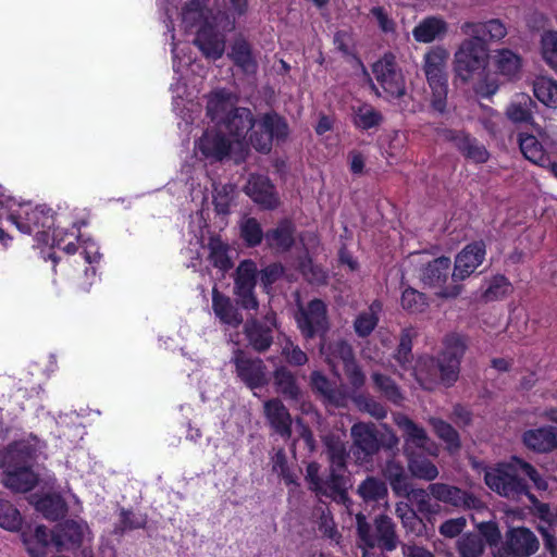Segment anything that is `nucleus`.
Listing matches in <instances>:
<instances>
[{"instance_id":"nucleus-4","label":"nucleus","mask_w":557,"mask_h":557,"mask_svg":"<svg viewBox=\"0 0 557 557\" xmlns=\"http://www.w3.org/2000/svg\"><path fill=\"white\" fill-rule=\"evenodd\" d=\"M9 221L24 234H33L38 237H47L46 230H51L54 225V212L46 205L33 206L30 202L20 203L17 208L12 209L8 216Z\"/></svg>"},{"instance_id":"nucleus-55","label":"nucleus","mask_w":557,"mask_h":557,"mask_svg":"<svg viewBox=\"0 0 557 557\" xmlns=\"http://www.w3.org/2000/svg\"><path fill=\"white\" fill-rule=\"evenodd\" d=\"M496 67L502 75L512 78L521 69V59L509 49L499 50L496 55Z\"/></svg>"},{"instance_id":"nucleus-52","label":"nucleus","mask_w":557,"mask_h":557,"mask_svg":"<svg viewBox=\"0 0 557 557\" xmlns=\"http://www.w3.org/2000/svg\"><path fill=\"white\" fill-rule=\"evenodd\" d=\"M412 331L410 329L403 330L400 333L398 347L394 354V359L405 371L412 368Z\"/></svg>"},{"instance_id":"nucleus-62","label":"nucleus","mask_w":557,"mask_h":557,"mask_svg":"<svg viewBox=\"0 0 557 557\" xmlns=\"http://www.w3.org/2000/svg\"><path fill=\"white\" fill-rule=\"evenodd\" d=\"M528 499L532 505V513L539 518L542 522H545L547 527H554L557 524V508L553 510L547 503L541 502L534 494L528 495Z\"/></svg>"},{"instance_id":"nucleus-3","label":"nucleus","mask_w":557,"mask_h":557,"mask_svg":"<svg viewBox=\"0 0 557 557\" xmlns=\"http://www.w3.org/2000/svg\"><path fill=\"white\" fill-rule=\"evenodd\" d=\"M289 126L284 116L272 110L253 119L252 131L249 133V144L263 154L271 152L273 144L286 141Z\"/></svg>"},{"instance_id":"nucleus-25","label":"nucleus","mask_w":557,"mask_h":557,"mask_svg":"<svg viewBox=\"0 0 557 557\" xmlns=\"http://www.w3.org/2000/svg\"><path fill=\"white\" fill-rule=\"evenodd\" d=\"M461 33L486 45V40L497 41L507 35L505 24L498 18L486 22H465L460 26Z\"/></svg>"},{"instance_id":"nucleus-41","label":"nucleus","mask_w":557,"mask_h":557,"mask_svg":"<svg viewBox=\"0 0 557 557\" xmlns=\"http://www.w3.org/2000/svg\"><path fill=\"white\" fill-rule=\"evenodd\" d=\"M36 509L50 521H59L67 512V504L58 494H47L36 503Z\"/></svg>"},{"instance_id":"nucleus-5","label":"nucleus","mask_w":557,"mask_h":557,"mask_svg":"<svg viewBox=\"0 0 557 557\" xmlns=\"http://www.w3.org/2000/svg\"><path fill=\"white\" fill-rule=\"evenodd\" d=\"M488 62V49L474 38L465 39L455 53L454 71L462 82L481 75Z\"/></svg>"},{"instance_id":"nucleus-28","label":"nucleus","mask_w":557,"mask_h":557,"mask_svg":"<svg viewBox=\"0 0 557 557\" xmlns=\"http://www.w3.org/2000/svg\"><path fill=\"white\" fill-rule=\"evenodd\" d=\"M253 119L250 109L236 107L226 113L222 124L228 135L239 143L252 131Z\"/></svg>"},{"instance_id":"nucleus-1","label":"nucleus","mask_w":557,"mask_h":557,"mask_svg":"<svg viewBox=\"0 0 557 557\" xmlns=\"http://www.w3.org/2000/svg\"><path fill=\"white\" fill-rule=\"evenodd\" d=\"M467 348L463 335L450 333L444 337L443 349L437 356H420L412 367V375L421 388L432 392L440 385L454 386Z\"/></svg>"},{"instance_id":"nucleus-60","label":"nucleus","mask_w":557,"mask_h":557,"mask_svg":"<svg viewBox=\"0 0 557 557\" xmlns=\"http://www.w3.org/2000/svg\"><path fill=\"white\" fill-rule=\"evenodd\" d=\"M399 425H401L404 429L407 446L409 443H412L418 448L426 447L430 438L422 426L407 417L403 418V421L399 422Z\"/></svg>"},{"instance_id":"nucleus-31","label":"nucleus","mask_w":557,"mask_h":557,"mask_svg":"<svg viewBox=\"0 0 557 557\" xmlns=\"http://www.w3.org/2000/svg\"><path fill=\"white\" fill-rule=\"evenodd\" d=\"M537 109L536 102L530 95L517 94L506 109L508 120L516 124H532L534 112Z\"/></svg>"},{"instance_id":"nucleus-12","label":"nucleus","mask_w":557,"mask_h":557,"mask_svg":"<svg viewBox=\"0 0 557 557\" xmlns=\"http://www.w3.org/2000/svg\"><path fill=\"white\" fill-rule=\"evenodd\" d=\"M237 377L249 388L258 389L268 384L267 367L262 359L252 358L236 349L232 358Z\"/></svg>"},{"instance_id":"nucleus-36","label":"nucleus","mask_w":557,"mask_h":557,"mask_svg":"<svg viewBox=\"0 0 557 557\" xmlns=\"http://www.w3.org/2000/svg\"><path fill=\"white\" fill-rule=\"evenodd\" d=\"M447 30L448 25L445 20L440 16H428L414 26L412 36L418 42L430 44L444 36Z\"/></svg>"},{"instance_id":"nucleus-54","label":"nucleus","mask_w":557,"mask_h":557,"mask_svg":"<svg viewBox=\"0 0 557 557\" xmlns=\"http://www.w3.org/2000/svg\"><path fill=\"white\" fill-rule=\"evenodd\" d=\"M209 261L210 263L222 271H227L232 268L233 263L228 257V247L220 238H211L209 242Z\"/></svg>"},{"instance_id":"nucleus-51","label":"nucleus","mask_w":557,"mask_h":557,"mask_svg":"<svg viewBox=\"0 0 557 557\" xmlns=\"http://www.w3.org/2000/svg\"><path fill=\"white\" fill-rule=\"evenodd\" d=\"M431 89L429 106L432 112L444 115L447 112L448 79L428 82Z\"/></svg>"},{"instance_id":"nucleus-48","label":"nucleus","mask_w":557,"mask_h":557,"mask_svg":"<svg viewBox=\"0 0 557 557\" xmlns=\"http://www.w3.org/2000/svg\"><path fill=\"white\" fill-rule=\"evenodd\" d=\"M396 516L400 519L401 524L407 533H412L417 536L423 535L425 531V523L420 518L417 511L408 504H398L396 506Z\"/></svg>"},{"instance_id":"nucleus-23","label":"nucleus","mask_w":557,"mask_h":557,"mask_svg":"<svg viewBox=\"0 0 557 557\" xmlns=\"http://www.w3.org/2000/svg\"><path fill=\"white\" fill-rule=\"evenodd\" d=\"M400 544L396 524L386 515H380L374 520V535L369 548L377 547L382 553H391Z\"/></svg>"},{"instance_id":"nucleus-29","label":"nucleus","mask_w":557,"mask_h":557,"mask_svg":"<svg viewBox=\"0 0 557 557\" xmlns=\"http://www.w3.org/2000/svg\"><path fill=\"white\" fill-rule=\"evenodd\" d=\"M448 52L443 47L431 48L423 57L422 70L426 82L448 79L446 73V62Z\"/></svg>"},{"instance_id":"nucleus-35","label":"nucleus","mask_w":557,"mask_h":557,"mask_svg":"<svg viewBox=\"0 0 557 557\" xmlns=\"http://www.w3.org/2000/svg\"><path fill=\"white\" fill-rule=\"evenodd\" d=\"M296 227L288 219H283L277 226L267 231L265 239L270 247L288 251L295 245Z\"/></svg>"},{"instance_id":"nucleus-13","label":"nucleus","mask_w":557,"mask_h":557,"mask_svg":"<svg viewBox=\"0 0 557 557\" xmlns=\"http://www.w3.org/2000/svg\"><path fill=\"white\" fill-rule=\"evenodd\" d=\"M451 261L448 257L441 256L430 261L422 271V282L430 287H438V295L443 298H455L462 287L458 284L446 286L450 274Z\"/></svg>"},{"instance_id":"nucleus-57","label":"nucleus","mask_w":557,"mask_h":557,"mask_svg":"<svg viewBox=\"0 0 557 557\" xmlns=\"http://www.w3.org/2000/svg\"><path fill=\"white\" fill-rule=\"evenodd\" d=\"M240 237L249 248L259 246L265 234L256 218H247L240 224Z\"/></svg>"},{"instance_id":"nucleus-2","label":"nucleus","mask_w":557,"mask_h":557,"mask_svg":"<svg viewBox=\"0 0 557 557\" xmlns=\"http://www.w3.org/2000/svg\"><path fill=\"white\" fill-rule=\"evenodd\" d=\"M530 480L536 490L546 491L548 483L542 478L536 468L519 457H511L508 462L499 463L486 471L485 484L498 495L517 500L531 494L528 483Z\"/></svg>"},{"instance_id":"nucleus-47","label":"nucleus","mask_w":557,"mask_h":557,"mask_svg":"<svg viewBox=\"0 0 557 557\" xmlns=\"http://www.w3.org/2000/svg\"><path fill=\"white\" fill-rule=\"evenodd\" d=\"M405 453L408 456V468L413 476L426 481H432L437 478V467L430 459L422 456H414L409 453V447H405Z\"/></svg>"},{"instance_id":"nucleus-49","label":"nucleus","mask_w":557,"mask_h":557,"mask_svg":"<svg viewBox=\"0 0 557 557\" xmlns=\"http://www.w3.org/2000/svg\"><path fill=\"white\" fill-rule=\"evenodd\" d=\"M371 379L375 389L388 401L395 405H400L403 403L404 396L400 388L391 376L380 372H373Z\"/></svg>"},{"instance_id":"nucleus-10","label":"nucleus","mask_w":557,"mask_h":557,"mask_svg":"<svg viewBox=\"0 0 557 557\" xmlns=\"http://www.w3.org/2000/svg\"><path fill=\"white\" fill-rule=\"evenodd\" d=\"M297 326L306 339L324 337L330 329L327 308L322 299L314 298L296 315Z\"/></svg>"},{"instance_id":"nucleus-6","label":"nucleus","mask_w":557,"mask_h":557,"mask_svg":"<svg viewBox=\"0 0 557 557\" xmlns=\"http://www.w3.org/2000/svg\"><path fill=\"white\" fill-rule=\"evenodd\" d=\"M91 531L83 519H65L51 530V542L58 552L81 550L82 557H91V550L84 547V542Z\"/></svg>"},{"instance_id":"nucleus-42","label":"nucleus","mask_w":557,"mask_h":557,"mask_svg":"<svg viewBox=\"0 0 557 557\" xmlns=\"http://www.w3.org/2000/svg\"><path fill=\"white\" fill-rule=\"evenodd\" d=\"M383 305L380 300H374L368 310L360 312L354 321V330L359 337L369 336L379 323V313Z\"/></svg>"},{"instance_id":"nucleus-44","label":"nucleus","mask_w":557,"mask_h":557,"mask_svg":"<svg viewBox=\"0 0 557 557\" xmlns=\"http://www.w3.org/2000/svg\"><path fill=\"white\" fill-rule=\"evenodd\" d=\"M310 385L315 394H319L323 399L334 406H339L342 395L332 382L320 371H313L310 375Z\"/></svg>"},{"instance_id":"nucleus-50","label":"nucleus","mask_w":557,"mask_h":557,"mask_svg":"<svg viewBox=\"0 0 557 557\" xmlns=\"http://www.w3.org/2000/svg\"><path fill=\"white\" fill-rule=\"evenodd\" d=\"M148 518L146 513L136 512L133 509L121 508L119 512V522L115 524L114 533L124 534L125 532L144 529Z\"/></svg>"},{"instance_id":"nucleus-32","label":"nucleus","mask_w":557,"mask_h":557,"mask_svg":"<svg viewBox=\"0 0 557 557\" xmlns=\"http://www.w3.org/2000/svg\"><path fill=\"white\" fill-rule=\"evenodd\" d=\"M351 111L352 125L361 132L377 131L384 122L383 113L371 103L362 102Z\"/></svg>"},{"instance_id":"nucleus-63","label":"nucleus","mask_w":557,"mask_h":557,"mask_svg":"<svg viewBox=\"0 0 557 557\" xmlns=\"http://www.w3.org/2000/svg\"><path fill=\"white\" fill-rule=\"evenodd\" d=\"M478 535L481 536L483 542L491 548L499 547L503 542V536L498 527V523L494 520L483 521L476 525Z\"/></svg>"},{"instance_id":"nucleus-33","label":"nucleus","mask_w":557,"mask_h":557,"mask_svg":"<svg viewBox=\"0 0 557 557\" xmlns=\"http://www.w3.org/2000/svg\"><path fill=\"white\" fill-rule=\"evenodd\" d=\"M518 143L523 157L530 162L542 168H547L552 163L549 154L536 136L528 133H520Z\"/></svg>"},{"instance_id":"nucleus-21","label":"nucleus","mask_w":557,"mask_h":557,"mask_svg":"<svg viewBox=\"0 0 557 557\" xmlns=\"http://www.w3.org/2000/svg\"><path fill=\"white\" fill-rule=\"evenodd\" d=\"M446 139L451 141L458 151L474 163H485L490 158V152L484 145L480 144L475 137L463 131L447 129Z\"/></svg>"},{"instance_id":"nucleus-24","label":"nucleus","mask_w":557,"mask_h":557,"mask_svg":"<svg viewBox=\"0 0 557 557\" xmlns=\"http://www.w3.org/2000/svg\"><path fill=\"white\" fill-rule=\"evenodd\" d=\"M264 416L269 425L281 437L287 440L292 436V416L285 405L278 398H272L263 405Z\"/></svg>"},{"instance_id":"nucleus-18","label":"nucleus","mask_w":557,"mask_h":557,"mask_svg":"<svg viewBox=\"0 0 557 557\" xmlns=\"http://www.w3.org/2000/svg\"><path fill=\"white\" fill-rule=\"evenodd\" d=\"M275 319H249L244 325V333L250 347L257 352L267 351L273 344Z\"/></svg>"},{"instance_id":"nucleus-58","label":"nucleus","mask_w":557,"mask_h":557,"mask_svg":"<svg viewBox=\"0 0 557 557\" xmlns=\"http://www.w3.org/2000/svg\"><path fill=\"white\" fill-rule=\"evenodd\" d=\"M512 290L510 281L503 274L494 275L485 292L483 298L485 301H496L505 298Z\"/></svg>"},{"instance_id":"nucleus-17","label":"nucleus","mask_w":557,"mask_h":557,"mask_svg":"<svg viewBox=\"0 0 557 557\" xmlns=\"http://www.w3.org/2000/svg\"><path fill=\"white\" fill-rule=\"evenodd\" d=\"M351 436L354 440V456L360 461H369L382 446L379 431L374 424L361 422L354 424L351 428Z\"/></svg>"},{"instance_id":"nucleus-11","label":"nucleus","mask_w":557,"mask_h":557,"mask_svg":"<svg viewBox=\"0 0 557 557\" xmlns=\"http://www.w3.org/2000/svg\"><path fill=\"white\" fill-rule=\"evenodd\" d=\"M182 22L186 29L211 22H224V30L231 32L235 28V17L231 20L225 12L213 15L210 0H188L182 9Z\"/></svg>"},{"instance_id":"nucleus-16","label":"nucleus","mask_w":557,"mask_h":557,"mask_svg":"<svg viewBox=\"0 0 557 557\" xmlns=\"http://www.w3.org/2000/svg\"><path fill=\"white\" fill-rule=\"evenodd\" d=\"M222 22L203 23L194 39V45L200 50L203 57L213 61L222 58L225 51V34L216 28Z\"/></svg>"},{"instance_id":"nucleus-38","label":"nucleus","mask_w":557,"mask_h":557,"mask_svg":"<svg viewBox=\"0 0 557 557\" xmlns=\"http://www.w3.org/2000/svg\"><path fill=\"white\" fill-rule=\"evenodd\" d=\"M341 471L338 469H330V474L323 480L325 494H320V497L331 498L337 504L348 507L351 500L347 492V480Z\"/></svg>"},{"instance_id":"nucleus-61","label":"nucleus","mask_w":557,"mask_h":557,"mask_svg":"<svg viewBox=\"0 0 557 557\" xmlns=\"http://www.w3.org/2000/svg\"><path fill=\"white\" fill-rule=\"evenodd\" d=\"M411 500L414 503L418 512L430 519L432 516L438 513L440 505L431 502L432 495L428 490L417 488L410 492Z\"/></svg>"},{"instance_id":"nucleus-37","label":"nucleus","mask_w":557,"mask_h":557,"mask_svg":"<svg viewBox=\"0 0 557 557\" xmlns=\"http://www.w3.org/2000/svg\"><path fill=\"white\" fill-rule=\"evenodd\" d=\"M23 543L30 557H46L48 546L51 542V531L39 524L34 531L22 533Z\"/></svg>"},{"instance_id":"nucleus-64","label":"nucleus","mask_w":557,"mask_h":557,"mask_svg":"<svg viewBox=\"0 0 557 557\" xmlns=\"http://www.w3.org/2000/svg\"><path fill=\"white\" fill-rule=\"evenodd\" d=\"M542 55L545 62L557 72V32H548L543 35Z\"/></svg>"},{"instance_id":"nucleus-46","label":"nucleus","mask_w":557,"mask_h":557,"mask_svg":"<svg viewBox=\"0 0 557 557\" xmlns=\"http://www.w3.org/2000/svg\"><path fill=\"white\" fill-rule=\"evenodd\" d=\"M533 92L539 101L549 108H557V82L548 76H537L533 83Z\"/></svg>"},{"instance_id":"nucleus-14","label":"nucleus","mask_w":557,"mask_h":557,"mask_svg":"<svg viewBox=\"0 0 557 557\" xmlns=\"http://www.w3.org/2000/svg\"><path fill=\"white\" fill-rule=\"evenodd\" d=\"M486 256V244L483 239L467 244L455 257L451 280L458 283L468 278L483 263Z\"/></svg>"},{"instance_id":"nucleus-7","label":"nucleus","mask_w":557,"mask_h":557,"mask_svg":"<svg viewBox=\"0 0 557 557\" xmlns=\"http://www.w3.org/2000/svg\"><path fill=\"white\" fill-rule=\"evenodd\" d=\"M372 72L388 100L399 99L406 95L405 77L392 52L384 53L374 62Z\"/></svg>"},{"instance_id":"nucleus-8","label":"nucleus","mask_w":557,"mask_h":557,"mask_svg":"<svg viewBox=\"0 0 557 557\" xmlns=\"http://www.w3.org/2000/svg\"><path fill=\"white\" fill-rule=\"evenodd\" d=\"M540 548L535 533L527 527H509L494 557H531Z\"/></svg>"},{"instance_id":"nucleus-20","label":"nucleus","mask_w":557,"mask_h":557,"mask_svg":"<svg viewBox=\"0 0 557 557\" xmlns=\"http://www.w3.org/2000/svg\"><path fill=\"white\" fill-rule=\"evenodd\" d=\"M245 193L262 209L273 210L278 206L275 186L265 175L251 174L245 186Z\"/></svg>"},{"instance_id":"nucleus-40","label":"nucleus","mask_w":557,"mask_h":557,"mask_svg":"<svg viewBox=\"0 0 557 557\" xmlns=\"http://www.w3.org/2000/svg\"><path fill=\"white\" fill-rule=\"evenodd\" d=\"M274 384L276 391L287 400L299 401L301 397L300 388L296 376L286 367L277 368L274 373Z\"/></svg>"},{"instance_id":"nucleus-45","label":"nucleus","mask_w":557,"mask_h":557,"mask_svg":"<svg viewBox=\"0 0 557 557\" xmlns=\"http://www.w3.org/2000/svg\"><path fill=\"white\" fill-rule=\"evenodd\" d=\"M430 424L436 436L445 443L446 449L450 454L457 453L461 448L460 435L450 423L441 418H431Z\"/></svg>"},{"instance_id":"nucleus-56","label":"nucleus","mask_w":557,"mask_h":557,"mask_svg":"<svg viewBox=\"0 0 557 557\" xmlns=\"http://www.w3.org/2000/svg\"><path fill=\"white\" fill-rule=\"evenodd\" d=\"M23 518L17 508L9 500L0 499V528L8 531L21 529Z\"/></svg>"},{"instance_id":"nucleus-22","label":"nucleus","mask_w":557,"mask_h":557,"mask_svg":"<svg viewBox=\"0 0 557 557\" xmlns=\"http://www.w3.org/2000/svg\"><path fill=\"white\" fill-rule=\"evenodd\" d=\"M197 147L207 160L218 162L230 156L232 143L223 133L207 129L199 138Z\"/></svg>"},{"instance_id":"nucleus-26","label":"nucleus","mask_w":557,"mask_h":557,"mask_svg":"<svg viewBox=\"0 0 557 557\" xmlns=\"http://www.w3.org/2000/svg\"><path fill=\"white\" fill-rule=\"evenodd\" d=\"M227 57L242 73L246 75L257 74L259 64L252 46L246 38L242 36L235 38Z\"/></svg>"},{"instance_id":"nucleus-9","label":"nucleus","mask_w":557,"mask_h":557,"mask_svg":"<svg viewBox=\"0 0 557 557\" xmlns=\"http://www.w3.org/2000/svg\"><path fill=\"white\" fill-rule=\"evenodd\" d=\"M258 277L256 263L246 259L239 262L235 275L233 293L237 305L244 310H258L259 300L255 293Z\"/></svg>"},{"instance_id":"nucleus-34","label":"nucleus","mask_w":557,"mask_h":557,"mask_svg":"<svg viewBox=\"0 0 557 557\" xmlns=\"http://www.w3.org/2000/svg\"><path fill=\"white\" fill-rule=\"evenodd\" d=\"M383 475L389 483L396 496L409 497L412 490L404 466L394 459L387 460L383 469Z\"/></svg>"},{"instance_id":"nucleus-43","label":"nucleus","mask_w":557,"mask_h":557,"mask_svg":"<svg viewBox=\"0 0 557 557\" xmlns=\"http://www.w3.org/2000/svg\"><path fill=\"white\" fill-rule=\"evenodd\" d=\"M357 493L366 504L383 502L388 494L385 482L375 476H367L358 485Z\"/></svg>"},{"instance_id":"nucleus-15","label":"nucleus","mask_w":557,"mask_h":557,"mask_svg":"<svg viewBox=\"0 0 557 557\" xmlns=\"http://www.w3.org/2000/svg\"><path fill=\"white\" fill-rule=\"evenodd\" d=\"M429 492L434 499L462 509H479L482 500L472 493L446 483H431Z\"/></svg>"},{"instance_id":"nucleus-59","label":"nucleus","mask_w":557,"mask_h":557,"mask_svg":"<svg viewBox=\"0 0 557 557\" xmlns=\"http://www.w3.org/2000/svg\"><path fill=\"white\" fill-rule=\"evenodd\" d=\"M400 305L404 310L411 313L423 312L429 306L425 294L410 286L403 290Z\"/></svg>"},{"instance_id":"nucleus-27","label":"nucleus","mask_w":557,"mask_h":557,"mask_svg":"<svg viewBox=\"0 0 557 557\" xmlns=\"http://www.w3.org/2000/svg\"><path fill=\"white\" fill-rule=\"evenodd\" d=\"M212 310L221 324L232 329H238L244 322V317L238 307L216 287L212 289Z\"/></svg>"},{"instance_id":"nucleus-53","label":"nucleus","mask_w":557,"mask_h":557,"mask_svg":"<svg viewBox=\"0 0 557 557\" xmlns=\"http://www.w3.org/2000/svg\"><path fill=\"white\" fill-rule=\"evenodd\" d=\"M485 549V543L476 533H465L457 542V550L460 557H481Z\"/></svg>"},{"instance_id":"nucleus-19","label":"nucleus","mask_w":557,"mask_h":557,"mask_svg":"<svg viewBox=\"0 0 557 557\" xmlns=\"http://www.w3.org/2000/svg\"><path fill=\"white\" fill-rule=\"evenodd\" d=\"M35 448L25 442H13L1 453L0 468L3 474L15 472L24 468H33L35 462Z\"/></svg>"},{"instance_id":"nucleus-30","label":"nucleus","mask_w":557,"mask_h":557,"mask_svg":"<svg viewBox=\"0 0 557 557\" xmlns=\"http://www.w3.org/2000/svg\"><path fill=\"white\" fill-rule=\"evenodd\" d=\"M522 442L527 448L536 453H548L557 447V436L552 426L527 430Z\"/></svg>"},{"instance_id":"nucleus-39","label":"nucleus","mask_w":557,"mask_h":557,"mask_svg":"<svg viewBox=\"0 0 557 557\" xmlns=\"http://www.w3.org/2000/svg\"><path fill=\"white\" fill-rule=\"evenodd\" d=\"M5 487L17 493H27L38 484V475L33 468H22L8 474H3Z\"/></svg>"}]
</instances>
